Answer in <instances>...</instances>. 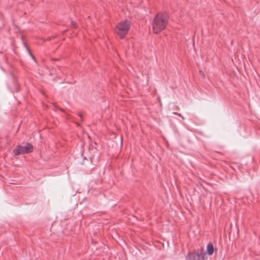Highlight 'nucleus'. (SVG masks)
<instances>
[{
	"mask_svg": "<svg viewBox=\"0 0 260 260\" xmlns=\"http://www.w3.org/2000/svg\"><path fill=\"white\" fill-rule=\"evenodd\" d=\"M26 49H27V50L28 51V52L29 53L30 56H31V57L32 58V59L36 61V59H35V58L34 57V56L32 54L30 50H29V49L28 48V47L27 46H26Z\"/></svg>",
	"mask_w": 260,
	"mask_h": 260,
	"instance_id": "obj_7",
	"label": "nucleus"
},
{
	"mask_svg": "<svg viewBox=\"0 0 260 260\" xmlns=\"http://www.w3.org/2000/svg\"><path fill=\"white\" fill-rule=\"evenodd\" d=\"M33 147L29 143H26L25 146L17 145L13 150V152L16 155H19L24 153H28L32 151Z\"/></svg>",
	"mask_w": 260,
	"mask_h": 260,
	"instance_id": "obj_3",
	"label": "nucleus"
},
{
	"mask_svg": "<svg viewBox=\"0 0 260 260\" xmlns=\"http://www.w3.org/2000/svg\"><path fill=\"white\" fill-rule=\"evenodd\" d=\"M169 15L166 12L157 14L153 19L152 27L153 32L157 34L162 30L167 25L169 21Z\"/></svg>",
	"mask_w": 260,
	"mask_h": 260,
	"instance_id": "obj_1",
	"label": "nucleus"
},
{
	"mask_svg": "<svg viewBox=\"0 0 260 260\" xmlns=\"http://www.w3.org/2000/svg\"><path fill=\"white\" fill-rule=\"evenodd\" d=\"M205 255V253L200 251L193 253H188L186 256V260H204Z\"/></svg>",
	"mask_w": 260,
	"mask_h": 260,
	"instance_id": "obj_4",
	"label": "nucleus"
},
{
	"mask_svg": "<svg viewBox=\"0 0 260 260\" xmlns=\"http://www.w3.org/2000/svg\"><path fill=\"white\" fill-rule=\"evenodd\" d=\"M79 116L81 118H82V115H81L80 114H79Z\"/></svg>",
	"mask_w": 260,
	"mask_h": 260,
	"instance_id": "obj_10",
	"label": "nucleus"
},
{
	"mask_svg": "<svg viewBox=\"0 0 260 260\" xmlns=\"http://www.w3.org/2000/svg\"><path fill=\"white\" fill-rule=\"evenodd\" d=\"M71 24H72V25L74 28H76V27H77V24H76V23L75 22H74V21H71Z\"/></svg>",
	"mask_w": 260,
	"mask_h": 260,
	"instance_id": "obj_8",
	"label": "nucleus"
},
{
	"mask_svg": "<svg viewBox=\"0 0 260 260\" xmlns=\"http://www.w3.org/2000/svg\"><path fill=\"white\" fill-rule=\"evenodd\" d=\"M207 251L209 255H212L214 251V247L212 243H209L207 246Z\"/></svg>",
	"mask_w": 260,
	"mask_h": 260,
	"instance_id": "obj_6",
	"label": "nucleus"
},
{
	"mask_svg": "<svg viewBox=\"0 0 260 260\" xmlns=\"http://www.w3.org/2000/svg\"><path fill=\"white\" fill-rule=\"evenodd\" d=\"M173 113L175 115H179V116L181 117V115L179 113H178L177 112H173Z\"/></svg>",
	"mask_w": 260,
	"mask_h": 260,
	"instance_id": "obj_9",
	"label": "nucleus"
},
{
	"mask_svg": "<svg viewBox=\"0 0 260 260\" xmlns=\"http://www.w3.org/2000/svg\"><path fill=\"white\" fill-rule=\"evenodd\" d=\"M130 25L131 23L128 20L121 22L117 25V34L121 39L124 38L127 34Z\"/></svg>",
	"mask_w": 260,
	"mask_h": 260,
	"instance_id": "obj_2",
	"label": "nucleus"
},
{
	"mask_svg": "<svg viewBox=\"0 0 260 260\" xmlns=\"http://www.w3.org/2000/svg\"><path fill=\"white\" fill-rule=\"evenodd\" d=\"M10 84H8V87L10 90L12 92L18 91L19 89V84L18 82H10Z\"/></svg>",
	"mask_w": 260,
	"mask_h": 260,
	"instance_id": "obj_5",
	"label": "nucleus"
}]
</instances>
